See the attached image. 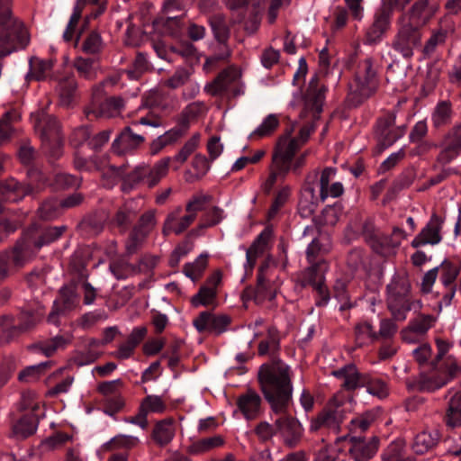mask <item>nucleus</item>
I'll use <instances>...</instances> for the list:
<instances>
[{
    "instance_id": "obj_36",
    "label": "nucleus",
    "mask_w": 461,
    "mask_h": 461,
    "mask_svg": "<svg viewBox=\"0 0 461 461\" xmlns=\"http://www.w3.org/2000/svg\"><path fill=\"white\" fill-rule=\"evenodd\" d=\"M174 436L175 429L172 419L162 420L154 426L152 438L159 447H164L170 443Z\"/></svg>"
},
{
    "instance_id": "obj_40",
    "label": "nucleus",
    "mask_w": 461,
    "mask_h": 461,
    "mask_svg": "<svg viewBox=\"0 0 461 461\" xmlns=\"http://www.w3.org/2000/svg\"><path fill=\"white\" fill-rule=\"evenodd\" d=\"M436 319L431 314H420L411 320L406 330L402 331L404 339H408L407 336L410 332L423 335L433 326Z\"/></svg>"
},
{
    "instance_id": "obj_12",
    "label": "nucleus",
    "mask_w": 461,
    "mask_h": 461,
    "mask_svg": "<svg viewBox=\"0 0 461 461\" xmlns=\"http://www.w3.org/2000/svg\"><path fill=\"white\" fill-rule=\"evenodd\" d=\"M405 126H395V115L387 113L379 118L375 126L378 143L386 149L399 140L405 132Z\"/></svg>"
},
{
    "instance_id": "obj_28",
    "label": "nucleus",
    "mask_w": 461,
    "mask_h": 461,
    "mask_svg": "<svg viewBox=\"0 0 461 461\" xmlns=\"http://www.w3.org/2000/svg\"><path fill=\"white\" fill-rule=\"evenodd\" d=\"M324 425L327 427V430H331L338 433L340 429V425L345 419V410L342 404L338 402L337 398L331 399L327 407L320 412Z\"/></svg>"
},
{
    "instance_id": "obj_33",
    "label": "nucleus",
    "mask_w": 461,
    "mask_h": 461,
    "mask_svg": "<svg viewBox=\"0 0 461 461\" xmlns=\"http://www.w3.org/2000/svg\"><path fill=\"white\" fill-rule=\"evenodd\" d=\"M440 438L441 435L438 429H425L415 436L412 449L417 454H424L435 447Z\"/></svg>"
},
{
    "instance_id": "obj_11",
    "label": "nucleus",
    "mask_w": 461,
    "mask_h": 461,
    "mask_svg": "<svg viewBox=\"0 0 461 461\" xmlns=\"http://www.w3.org/2000/svg\"><path fill=\"white\" fill-rule=\"evenodd\" d=\"M79 305V297L73 285H64L59 289L58 298L48 315V322L59 326L60 318L74 311Z\"/></svg>"
},
{
    "instance_id": "obj_61",
    "label": "nucleus",
    "mask_w": 461,
    "mask_h": 461,
    "mask_svg": "<svg viewBox=\"0 0 461 461\" xmlns=\"http://www.w3.org/2000/svg\"><path fill=\"white\" fill-rule=\"evenodd\" d=\"M109 268L118 280L126 279L136 272V268L133 265L122 259L112 262Z\"/></svg>"
},
{
    "instance_id": "obj_3",
    "label": "nucleus",
    "mask_w": 461,
    "mask_h": 461,
    "mask_svg": "<svg viewBox=\"0 0 461 461\" xmlns=\"http://www.w3.org/2000/svg\"><path fill=\"white\" fill-rule=\"evenodd\" d=\"M67 230L62 226L41 227L32 224L23 233L13 249V262L16 267H23L33 258L43 247L59 240Z\"/></svg>"
},
{
    "instance_id": "obj_22",
    "label": "nucleus",
    "mask_w": 461,
    "mask_h": 461,
    "mask_svg": "<svg viewBox=\"0 0 461 461\" xmlns=\"http://www.w3.org/2000/svg\"><path fill=\"white\" fill-rule=\"evenodd\" d=\"M438 6L430 4L429 0H418L411 7L408 13V21L404 23L411 24L419 30L425 26L436 14Z\"/></svg>"
},
{
    "instance_id": "obj_41",
    "label": "nucleus",
    "mask_w": 461,
    "mask_h": 461,
    "mask_svg": "<svg viewBox=\"0 0 461 461\" xmlns=\"http://www.w3.org/2000/svg\"><path fill=\"white\" fill-rule=\"evenodd\" d=\"M224 445V438L216 435L210 438H201L188 447V453L192 455H202L212 449L219 448Z\"/></svg>"
},
{
    "instance_id": "obj_55",
    "label": "nucleus",
    "mask_w": 461,
    "mask_h": 461,
    "mask_svg": "<svg viewBox=\"0 0 461 461\" xmlns=\"http://www.w3.org/2000/svg\"><path fill=\"white\" fill-rule=\"evenodd\" d=\"M86 0H77L74 6L73 13L70 16L67 28L63 33V39L66 41H70L74 36L75 29L79 22L84 5L86 4Z\"/></svg>"
},
{
    "instance_id": "obj_35",
    "label": "nucleus",
    "mask_w": 461,
    "mask_h": 461,
    "mask_svg": "<svg viewBox=\"0 0 461 461\" xmlns=\"http://www.w3.org/2000/svg\"><path fill=\"white\" fill-rule=\"evenodd\" d=\"M436 345L438 353L435 358L429 362V366L433 370H448V362L450 361L453 362L456 366H460L453 356L447 355V352L450 348V344L447 341L438 339L436 340Z\"/></svg>"
},
{
    "instance_id": "obj_21",
    "label": "nucleus",
    "mask_w": 461,
    "mask_h": 461,
    "mask_svg": "<svg viewBox=\"0 0 461 461\" xmlns=\"http://www.w3.org/2000/svg\"><path fill=\"white\" fill-rule=\"evenodd\" d=\"M443 222L442 218L433 213L425 227L422 228L420 232L412 240L411 246L413 248H419L427 244H438L442 240L440 231Z\"/></svg>"
},
{
    "instance_id": "obj_27",
    "label": "nucleus",
    "mask_w": 461,
    "mask_h": 461,
    "mask_svg": "<svg viewBox=\"0 0 461 461\" xmlns=\"http://www.w3.org/2000/svg\"><path fill=\"white\" fill-rule=\"evenodd\" d=\"M386 303L393 318L398 321H405L408 312H418L422 308L420 300H412L411 297L387 296Z\"/></svg>"
},
{
    "instance_id": "obj_5",
    "label": "nucleus",
    "mask_w": 461,
    "mask_h": 461,
    "mask_svg": "<svg viewBox=\"0 0 461 461\" xmlns=\"http://www.w3.org/2000/svg\"><path fill=\"white\" fill-rule=\"evenodd\" d=\"M378 67L371 58L360 60L354 81L349 85L347 96L348 105L357 107L370 98L378 89Z\"/></svg>"
},
{
    "instance_id": "obj_26",
    "label": "nucleus",
    "mask_w": 461,
    "mask_h": 461,
    "mask_svg": "<svg viewBox=\"0 0 461 461\" xmlns=\"http://www.w3.org/2000/svg\"><path fill=\"white\" fill-rule=\"evenodd\" d=\"M440 281L447 291L439 302V306L442 304L448 306L456 294V285L454 283L460 273V267L452 262L445 260L440 265Z\"/></svg>"
},
{
    "instance_id": "obj_30",
    "label": "nucleus",
    "mask_w": 461,
    "mask_h": 461,
    "mask_svg": "<svg viewBox=\"0 0 461 461\" xmlns=\"http://www.w3.org/2000/svg\"><path fill=\"white\" fill-rule=\"evenodd\" d=\"M136 216L137 211L133 207V203L126 202L116 210L113 216L111 218L109 224L113 228L118 229L121 233L124 234L133 222Z\"/></svg>"
},
{
    "instance_id": "obj_60",
    "label": "nucleus",
    "mask_w": 461,
    "mask_h": 461,
    "mask_svg": "<svg viewBox=\"0 0 461 461\" xmlns=\"http://www.w3.org/2000/svg\"><path fill=\"white\" fill-rule=\"evenodd\" d=\"M216 298V290L209 286L203 285L198 293L191 299V303L194 307L207 306L212 304Z\"/></svg>"
},
{
    "instance_id": "obj_38",
    "label": "nucleus",
    "mask_w": 461,
    "mask_h": 461,
    "mask_svg": "<svg viewBox=\"0 0 461 461\" xmlns=\"http://www.w3.org/2000/svg\"><path fill=\"white\" fill-rule=\"evenodd\" d=\"M355 341L357 347H363L377 341L376 331L368 321H361L354 329Z\"/></svg>"
},
{
    "instance_id": "obj_51",
    "label": "nucleus",
    "mask_w": 461,
    "mask_h": 461,
    "mask_svg": "<svg viewBox=\"0 0 461 461\" xmlns=\"http://www.w3.org/2000/svg\"><path fill=\"white\" fill-rule=\"evenodd\" d=\"M209 23L213 32L214 38L219 42H225L229 38V29L225 17L221 14H214L210 17Z\"/></svg>"
},
{
    "instance_id": "obj_7",
    "label": "nucleus",
    "mask_w": 461,
    "mask_h": 461,
    "mask_svg": "<svg viewBox=\"0 0 461 461\" xmlns=\"http://www.w3.org/2000/svg\"><path fill=\"white\" fill-rule=\"evenodd\" d=\"M171 158H164L153 165L140 164L128 173L122 182V190L130 191L140 185L153 188L168 172Z\"/></svg>"
},
{
    "instance_id": "obj_18",
    "label": "nucleus",
    "mask_w": 461,
    "mask_h": 461,
    "mask_svg": "<svg viewBox=\"0 0 461 461\" xmlns=\"http://www.w3.org/2000/svg\"><path fill=\"white\" fill-rule=\"evenodd\" d=\"M289 406L290 404H287L284 411H273L277 415L274 420V428L276 433L282 434L286 443L292 446L300 437V425L289 413Z\"/></svg>"
},
{
    "instance_id": "obj_13",
    "label": "nucleus",
    "mask_w": 461,
    "mask_h": 461,
    "mask_svg": "<svg viewBox=\"0 0 461 461\" xmlns=\"http://www.w3.org/2000/svg\"><path fill=\"white\" fill-rule=\"evenodd\" d=\"M327 87L320 82L318 75H314L309 81L307 90L303 95L304 110L317 118L322 111Z\"/></svg>"
},
{
    "instance_id": "obj_45",
    "label": "nucleus",
    "mask_w": 461,
    "mask_h": 461,
    "mask_svg": "<svg viewBox=\"0 0 461 461\" xmlns=\"http://www.w3.org/2000/svg\"><path fill=\"white\" fill-rule=\"evenodd\" d=\"M362 387H366L368 393L380 399L385 398L389 393L386 382L369 374H366Z\"/></svg>"
},
{
    "instance_id": "obj_56",
    "label": "nucleus",
    "mask_w": 461,
    "mask_h": 461,
    "mask_svg": "<svg viewBox=\"0 0 461 461\" xmlns=\"http://www.w3.org/2000/svg\"><path fill=\"white\" fill-rule=\"evenodd\" d=\"M140 406L147 414L163 413L167 409V404L163 401L162 397L154 394L144 397Z\"/></svg>"
},
{
    "instance_id": "obj_8",
    "label": "nucleus",
    "mask_w": 461,
    "mask_h": 461,
    "mask_svg": "<svg viewBox=\"0 0 461 461\" xmlns=\"http://www.w3.org/2000/svg\"><path fill=\"white\" fill-rule=\"evenodd\" d=\"M103 97V85L94 88L91 104L85 109L88 119L99 117H113L124 107V100L121 96Z\"/></svg>"
},
{
    "instance_id": "obj_4",
    "label": "nucleus",
    "mask_w": 461,
    "mask_h": 461,
    "mask_svg": "<svg viewBox=\"0 0 461 461\" xmlns=\"http://www.w3.org/2000/svg\"><path fill=\"white\" fill-rule=\"evenodd\" d=\"M11 1L0 0V58L24 49L30 42L27 28L12 14Z\"/></svg>"
},
{
    "instance_id": "obj_63",
    "label": "nucleus",
    "mask_w": 461,
    "mask_h": 461,
    "mask_svg": "<svg viewBox=\"0 0 461 461\" xmlns=\"http://www.w3.org/2000/svg\"><path fill=\"white\" fill-rule=\"evenodd\" d=\"M447 36V29L439 28L438 30L435 31L429 37V39L426 41L423 48V53L427 57H429L432 53L435 52L438 45H442L445 43Z\"/></svg>"
},
{
    "instance_id": "obj_15",
    "label": "nucleus",
    "mask_w": 461,
    "mask_h": 461,
    "mask_svg": "<svg viewBox=\"0 0 461 461\" xmlns=\"http://www.w3.org/2000/svg\"><path fill=\"white\" fill-rule=\"evenodd\" d=\"M441 149L437 160L447 164L461 152V123L451 128L438 144Z\"/></svg>"
},
{
    "instance_id": "obj_52",
    "label": "nucleus",
    "mask_w": 461,
    "mask_h": 461,
    "mask_svg": "<svg viewBox=\"0 0 461 461\" xmlns=\"http://www.w3.org/2000/svg\"><path fill=\"white\" fill-rule=\"evenodd\" d=\"M207 267V255H200L193 263L184 266L183 272L193 281L198 280Z\"/></svg>"
},
{
    "instance_id": "obj_49",
    "label": "nucleus",
    "mask_w": 461,
    "mask_h": 461,
    "mask_svg": "<svg viewBox=\"0 0 461 461\" xmlns=\"http://www.w3.org/2000/svg\"><path fill=\"white\" fill-rule=\"evenodd\" d=\"M387 296L411 297V284L405 276L394 277L387 285Z\"/></svg>"
},
{
    "instance_id": "obj_24",
    "label": "nucleus",
    "mask_w": 461,
    "mask_h": 461,
    "mask_svg": "<svg viewBox=\"0 0 461 461\" xmlns=\"http://www.w3.org/2000/svg\"><path fill=\"white\" fill-rule=\"evenodd\" d=\"M349 443L348 451L354 461H368L378 449V440L375 438L366 439L361 437H352Z\"/></svg>"
},
{
    "instance_id": "obj_23",
    "label": "nucleus",
    "mask_w": 461,
    "mask_h": 461,
    "mask_svg": "<svg viewBox=\"0 0 461 461\" xmlns=\"http://www.w3.org/2000/svg\"><path fill=\"white\" fill-rule=\"evenodd\" d=\"M32 192L30 184L8 178L0 182V204L2 203H17Z\"/></svg>"
},
{
    "instance_id": "obj_53",
    "label": "nucleus",
    "mask_w": 461,
    "mask_h": 461,
    "mask_svg": "<svg viewBox=\"0 0 461 461\" xmlns=\"http://www.w3.org/2000/svg\"><path fill=\"white\" fill-rule=\"evenodd\" d=\"M279 119L276 114H268L262 123L250 134V138H264L271 135L278 127Z\"/></svg>"
},
{
    "instance_id": "obj_25",
    "label": "nucleus",
    "mask_w": 461,
    "mask_h": 461,
    "mask_svg": "<svg viewBox=\"0 0 461 461\" xmlns=\"http://www.w3.org/2000/svg\"><path fill=\"white\" fill-rule=\"evenodd\" d=\"M145 138L134 132L131 126L125 127L112 144V149L118 155H124L139 149Z\"/></svg>"
},
{
    "instance_id": "obj_19",
    "label": "nucleus",
    "mask_w": 461,
    "mask_h": 461,
    "mask_svg": "<svg viewBox=\"0 0 461 461\" xmlns=\"http://www.w3.org/2000/svg\"><path fill=\"white\" fill-rule=\"evenodd\" d=\"M183 208L178 205L169 212L165 219L162 228L164 236L170 234L181 235L184 233L194 221L192 215L188 212L182 214Z\"/></svg>"
},
{
    "instance_id": "obj_62",
    "label": "nucleus",
    "mask_w": 461,
    "mask_h": 461,
    "mask_svg": "<svg viewBox=\"0 0 461 461\" xmlns=\"http://www.w3.org/2000/svg\"><path fill=\"white\" fill-rule=\"evenodd\" d=\"M212 199L211 195L207 194H196L193 195L185 204V212L193 216L195 220L197 213L203 211L204 206Z\"/></svg>"
},
{
    "instance_id": "obj_43",
    "label": "nucleus",
    "mask_w": 461,
    "mask_h": 461,
    "mask_svg": "<svg viewBox=\"0 0 461 461\" xmlns=\"http://www.w3.org/2000/svg\"><path fill=\"white\" fill-rule=\"evenodd\" d=\"M453 110L451 104L447 101L439 102L431 115L432 124L436 128H440L451 122Z\"/></svg>"
},
{
    "instance_id": "obj_58",
    "label": "nucleus",
    "mask_w": 461,
    "mask_h": 461,
    "mask_svg": "<svg viewBox=\"0 0 461 461\" xmlns=\"http://www.w3.org/2000/svg\"><path fill=\"white\" fill-rule=\"evenodd\" d=\"M201 139L199 132L194 133L182 147L179 152L171 158V161H176L178 164L185 163L188 157L196 149Z\"/></svg>"
},
{
    "instance_id": "obj_39",
    "label": "nucleus",
    "mask_w": 461,
    "mask_h": 461,
    "mask_svg": "<svg viewBox=\"0 0 461 461\" xmlns=\"http://www.w3.org/2000/svg\"><path fill=\"white\" fill-rule=\"evenodd\" d=\"M70 343V339L58 335L50 339L41 341L31 346L35 352H41L46 357L52 356L57 350L65 348Z\"/></svg>"
},
{
    "instance_id": "obj_14",
    "label": "nucleus",
    "mask_w": 461,
    "mask_h": 461,
    "mask_svg": "<svg viewBox=\"0 0 461 461\" xmlns=\"http://www.w3.org/2000/svg\"><path fill=\"white\" fill-rule=\"evenodd\" d=\"M318 171L314 170L306 177L303 189L298 203V212L303 218L311 217L318 207L320 195L315 194V180L318 178Z\"/></svg>"
},
{
    "instance_id": "obj_6",
    "label": "nucleus",
    "mask_w": 461,
    "mask_h": 461,
    "mask_svg": "<svg viewBox=\"0 0 461 461\" xmlns=\"http://www.w3.org/2000/svg\"><path fill=\"white\" fill-rule=\"evenodd\" d=\"M32 121L44 151L50 158H59L62 155L63 135L57 118L44 110H39L32 114Z\"/></svg>"
},
{
    "instance_id": "obj_17",
    "label": "nucleus",
    "mask_w": 461,
    "mask_h": 461,
    "mask_svg": "<svg viewBox=\"0 0 461 461\" xmlns=\"http://www.w3.org/2000/svg\"><path fill=\"white\" fill-rule=\"evenodd\" d=\"M230 321V317L226 314L215 315L210 312H202L194 319L193 325L200 333L211 332L220 335L227 330Z\"/></svg>"
},
{
    "instance_id": "obj_46",
    "label": "nucleus",
    "mask_w": 461,
    "mask_h": 461,
    "mask_svg": "<svg viewBox=\"0 0 461 461\" xmlns=\"http://www.w3.org/2000/svg\"><path fill=\"white\" fill-rule=\"evenodd\" d=\"M38 427V420L35 415L23 416L13 427L14 433L22 438L32 435Z\"/></svg>"
},
{
    "instance_id": "obj_2",
    "label": "nucleus",
    "mask_w": 461,
    "mask_h": 461,
    "mask_svg": "<svg viewBox=\"0 0 461 461\" xmlns=\"http://www.w3.org/2000/svg\"><path fill=\"white\" fill-rule=\"evenodd\" d=\"M314 131L312 124L303 125L296 137L291 138L293 129L278 139L272 156L270 174L265 183L263 189L269 193L278 178L284 179L291 168V161L296 151L301 149L309 140Z\"/></svg>"
},
{
    "instance_id": "obj_1",
    "label": "nucleus",
    "mask_w": 461,
    "mask_h": 461,
    "mask_svg": "<svg viewBox=\"0 0 461 461\" xmlns=\"http://www.w3.org/2000/svg\"><path fill=\"white\" fill-rule=\"evenodd\" d=\"M258 379L272 411H284L292 402V371L281 359L260 366Z\"/></svg>"
},
{
    "instance_id": "obj_20",
    "label": "nucleus",
    "mask_w": 461,
    "mask_h": 461,
    "mask_svg": "<svg viewBox=\"0 0 461 461\" xmlns=\"http://www.w3.org/2000/svg\"><path fill=\"white\" fill-rule=\"evenodd\" d=\"M240 77V71L234 67H230L222 70L212 82L206 85L204 90L212 96H225Z\"/></svg>"
},
{
    "instance_id": "obj_44",
    "label": "nucleus",
    "mask_w": 461,
    "mask_h": 461,
    "mask_svg": "<svg viewBox=\"0 0 461 461\" xmlns=\"http://www.w3.org/2000/svg\"><path fill=\"white\" fill-rule=\"evenodd\" d=\"M374 252L383 257H388L394 254L397 248V241L386 234L379 232L376 239L370 244Z\"/></svg>"
},
{
    "instance_id": "obj_34",
    "label": "nucleus",
    "mask_w": 461,
    "mask_h": 461,
    "mask_svg": "<svg viewBox=\"0 0 461 461\" xmlns=\"http://www.w3.org/2000/svg\"><path fill=\"white\" fill-rule=\"evenodd\" d=\"M280 350V337L276 328L270 327L267 330V337L258 343V353L259 356H269L272 360L276 357Z\"/></svg>"
},
{
    "instance_id": "obj_16",
    "label": "nucleus",
    "mask_w": 461,
    "mask_h": 461,
    "mask_svg": "<svg viewBox=\"0 0 461 461\" xmlns=\"http://www.w3.org/2000/svg\"><path fill=\"white\" fill-rule=\"evenodd\" d=\"M392 15V4H383L375 12L374 22L366 31V39L368 43H376L382 40L390 28Z\"/></svg>"
},
{
    "instance_id": "obj_50",
    "label": "nucleus",
    "mask_w": 461,
    "mask_h": 461,
    "mask_svg": "<svg viewBox=\"0 0 461 461\" xmlns=\"http://www.w3.org/2000/svg\"><path fill=\"white\" fill-rule=\"evenodd\" d=\"M149 234L135 226L130 231L125 241V249L128 256L135 254L143 245Z\"/></svg>"
},
{
    "instance_id": "obj_10",
    "label": "nucleus",
    "mask_w": 461,
    "mask_h": 461,
    "mask_svg": "<svg viewBox=\"0 0 461 461\" xmlns=\"http://www.w3.org/2000/svg\"><path fill=\"white\" fill-rule=\"evenodd\" d=\"M432 374L421 375L415 383V389L422 393H432L445 386L454 378L461 374V366H456L453 362H448V370H433Z\"/></svg>"
},
{
    "instance_id": "obj_47",
    "label": "nucleus",
    "mask_w": 461,
    "mask_h": 461,
    "mask_svg": "<svg viewBox=\"0 0 461 461\" xmlns=\"http://www.w3.org/2000/svg\"><path fill=\"white\" fill-rule=\"evenodd\" d=\"M31 70L28 74L30 78L37 81L45 80L50 76V73L53 67L51 59H32L30 61Z\"/></svg>"
},
{
    "instance_id": "obj_31",
    "label": "nucleus",
    "mask_w": 461,
    "mask_h": 461,
    "mask_svg": "<svg viewBox=\"0 0 461 461\" xmlns=\"http://www.w3.org/2000/svg\"><path fill=\"white\" fill-rule=\"evenodd\" d=\"M237 404L247 420H254L259 414L261 398L255 391L248 390L239 396Z\"/></svg>"
},
{
    "instance_id": "obj_59",
    "label": "nucleus",
    "mask_w": 461,
    "mask_h": 461,
    "mask_svg": "<svg viewBox=\"0 0 461 461\" xmlns=\"http://www.w3.org/2000/svg\"><path fill=\"white\" fill-rule=\"evenodd\" d=\"M149 68L147 57L143 53H138L136 56L132 67L126 69L124 72L130 79H139Z\"/></svg>"
},
{
    "instance_id": "obj_42",
    "label": "nucleus",
    "mask_w": 461,
    "mask_h": 461,
    "mask_svg": "<svg viewBox=\"0 0 461 461\" xmlns=\"http://www.w3.org/2000/svg\"><path fill=\"white\" fill-rule=\"evenodd\" d=\"M77 87V84L73 76H68L59 81L57 90L62 105L68 106L71 104Z\"/></svg>"
},
{
    "instance_id": "obj_29",
    "label": "nucleus",
    "mask_w": 461,
    "mask_h": 461,
    "mask_svg": "<svg viewBox=\"0 0 461 461\" xmlns=\"http://www.w3.org/2000/svg\"><path fill=\"white\" fill-rule=\"evenodd\" d=\"M332 375L342 380L341 386L347 391L362 387L366 374L359 373L355 365H347L332 371Z\"/></svg>"
},
{
    "instance_id": "obj_32",
    "label": "nucleus",
    "mask_w": 461,
    "mask_h": 461,
    "mask_svg": "<svg viewBox=\"0 0 461 461\" xmlns=\"http://www.w3.org/2000/svg\"><path fill=\"white\" fill-rule=\"evenodd\" d=\"M450 394L444 418L447 427L461 428V390L449 391Z\"/></svg>"
},
{
    "instance_id": "obj_54",
    "label": "nucleus",
    "mask_w": 461,
    "mask_h": 461,
    "mask_svg": "<svg viewBox=\"0 0 461 461\" xmlns=\"http://www.w3.org/2000/svg\"><path fill=\"white\" fill-rule=\"evenodd\" d=\"M104 48V42L99 32L93 31L84 40L81 50L90 55H98Z\"/></svg>"
},
{
    "instance_id": "obj_57",
    "label": "nucleus",
    "mask_w": 461,
    "mask_h": 461,
    "mask_svg": "<svg viewBox=\"0 0 461 461\" xmlns=\"http://www.w3.org/2000/svg\"><path fill=\"white\" fill-rule=\"evenodd\" d=\"M62 208L59 201L49 199L42 203L38 209L39 217L42 220L50 221L61 213Z\"/></svg>"
},
{
    "instance_id": "obj_64",
    "label": "nucleus",
    "mask_w": 461,
    "mask_h": 461,
    "mask_svg": "<svg viewBox=\"0 0 461 461\" xmlns=\"http://www.w3.org/2000/svg\"><path fill=\"white\" fill-rule=\"evenodd\" d=\"M311 266L303 272V285H311L312 288L324 282V276L320 272L319 263H310Z\"/></svg>"
},
{
    "instance_id": "obj_37",
    "label": "nucleus",
    "mask_w": 461,
    "mask_h": 461,
    "mask_svg": "<svg viewBox=\"0 0 461 461\" xmlns=\"http://www.w3.org/2000/svg\"><path fill=\"white\" fill-rule=\"evenodd\" d=\"M223 210L218 206H213L206 211L200 218L199 224L191 230V234L199 236L207 229L219 224L223 219Z\"/></svg>"
},
{
    "instance_id": "obj_9",
    "label": "nucleus",
    "mask_w": 461,
    "mask_h": 461,
    "mask_svg": "<svg viewBox=\"0 0 461 461\" xmlns=\"http://www.w3.org/2000/svg\"><path fill=\"white\" fill-rule=\"evenodd\" d=\"M404 20L405 14L399 20L400 27L392 41V48L404 59H411L414 49L421 44V32L415 26L404 23Z\"/></svg>"
},
{
    "instance_id": "obj_48",
    "label": "nucleus",
    "mask_w": 461,
    "mask_h": 461,
    "mask_svg": "<svg viewBox=\"0 0 461 461\" xmlns=\"http://www.w3.org/2000/svg\"><path fill=\"white\" fill-rule=\"evenodd\" d=\"M74 67L78 74L88 80H94L96 77L97 60L93 58L77 57L74 60Z\"/></svg>"
}]
</instances>
